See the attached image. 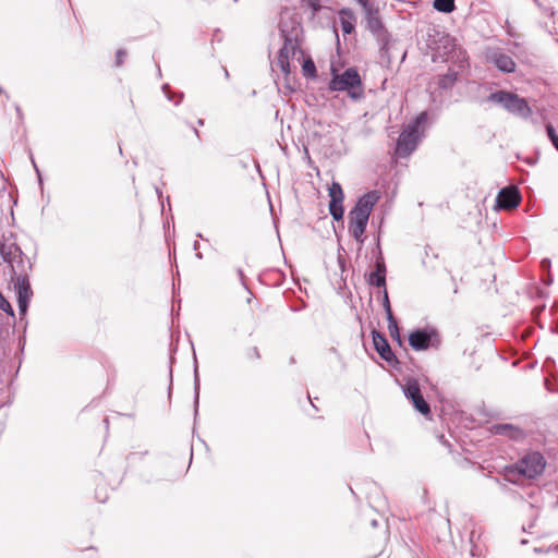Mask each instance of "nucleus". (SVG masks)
<instances>
[{"label": "nucleus", "mask_w": 558, "mask_h": 558, "mask_svg": "<svg viewBox=\"0 0 558 558\" xmlns=\"http://www.w3.org/2000/svg\"><path fill=\"white\" fill-rule=\"evenodd\" d=\"M0 310L3 311L8 316L15 317L14 310L10 301L0 291Z\"/></svg>", "instance_id": "nucleus-27"}, {"label": "nucleus", "mask_w": 558, "mask_h": 558, "mask_svg": "<svg viewBox=\"0 0 558 558\" xmlns=\"http://www.w3.org/2000/svg\"><path fill=\"white\" fill-rule=\"evenodd\" d=\"M401 389L404 397L413 405L414 410L426 418H430V405L423 396L418 380L414 377H407L404 378V383L401 386Z\"/></svg>", "instance_id": "nucleus-8"}, {"label": "nucleus", "mask_w": 558, "mask_h": 558, "mask_svg": "<svg viewBox=\"0 0 558 558\" xmlns=\"http://www.w3.org/2000/svg\"><path fill=\"white\" fill-rule=\"evenodd\" d=\"M15 110H16L17 119L20 121H22L23 120V112H22L21 107L19 105H15Z\"/></svg>", "instance_id": "nucleus-38"}, {"label": "nucleus", "mask_w": 558, "mask_h": 558, "mask_svg": "<svg viewBox=\"0 0 558 558\" xmlns=\"http://www.w3.org/2000/svg\"><path fill=\"white\" fill-rule=\"evenodd\" d=\"M380 196H381L380 192L377 190L368 191L357 197L354 206L351 208L350 211H355V214H357V215H362V216L369 218L371 213H372L374 206L380 199Z\"/></svg>", "instance_id": "nucleus-15"}, {"label": "nucleus", "mask_w": 558, "mask_h": 558, "mask_svg": "<svg viewBox=\"0 0 558 558\" xmlns=\"http://www.w3.org/2000/svg\"><path fill=\"white\" fill-rule=\"evenodd\" d=\"M0 255L2 256L4 262H9L10 260V252L5 251V246L4 245H2L0 247Z\"/></svg>", "instance_id": "nucleus-36"}, {"label": "nucleus", "mask_w": 558, "mask_h": 558, "mask_svg": "<svg viewBox=\"0 0 558 558\" xmlns=\"http://www.w3.org/2000/svg\"><path fill=\"white\" fill-rule=\"evenodd\" d=\"M545 131H546L549 142L551 143L554 148L558 151V133H557L556 129L554 128V125L551 123H546Z\"/></svg>", "instance_id": "nucleus-25"}, {"label": "nucleus", "mask_w": 558, "mask_h": 558, "mask_svg": "<svg viewBox=\"0 0 558 558\" xmlns=\"http://www.w3.org/2000/svg\"><path fill=\"white\" fill-rule=\"evenodd\" d=\"M428 120V112H420L399 134L395 153L400 158L409 157L417 147Z\"/></svg>", "instance_id": "nucleus-3"}, {"label": "nucleus", "mask_w": 558, "mask_h": 558, "mask_svg": "<svg viewBox=\"0 0 558 558\" xmlns=\"http://www.w3.org/2000/svg\"><path fill=\"white\" fill-rule=\"evenodd\" d=\"M433 8L439 13L450 14L457 10L456 0H433Z\"/></svg>", "instance_id": "nucleus-21"}, {"label": "nucleus", "mask_w": 558, "mask_h": 558, "mask_svg": "<svg viewBox=\"0 0 558 558\" xmlns=\"http://www.w3.org/2000/svg\"><path fill=\"white\" fill-rule=\"evenodd\" d=\"M486 101L499 105L509 113L522 119H527L532 114V109L527 100L518 94L505 89H498L489 94Z\"/></svg>", "instance_id": "nucleus-6"}, {"label": "nucleus", "mask_w": 558, "mask_h": 558, "mask_svg": "<svg viewBox=\"0 0 558 558\" xmlns=\"http://www.w3.org/2000/svg\"><path fill=\"white\" fill-rule=\"evenodd\" d=\"M387 322H388V330H389L390 337L400 347H402L403 345V339L401 338L400 329H399L398 322H397L396 317L388 318Z\"/></svg>", "instance_id": "nucleus-24"}, {"label": "nucleus", "mask_w": 558, "mask_h": 558, "mask_svg": "<svg viewBox=\"0 0 558 558\" xmlns=\"http://www.w3.org/2000/svg\"><path fill=\"white\" fill-rule=\"evenodd\" d=\"M193 375H194V417L198 415V407H199V391H201V380H199V373H198V363L196 355L194 354V365H193Z\"/></svg>", "instance_id": "nucleus-19"}, {"label": "nucleus", "mask_w": 558, "mask_h": 558, "mask_svg": "<svg viewBox=\"0 0 558 558\" xmlns=\"http://www.w3.org/2000/svg\"><path fill=\"white\" fill-rule=\"evenodd\" d=\"M356 3H359L363 10V13L369 12L377 7L371 1V0H355Z\"/></svg>", "instance_id": "nucleus-31"}, {"label": "nucleus", "mask_w": 558, "mask_h": 558, "mask_svg": "<svg viewBox=\"0 0 558 558\" xmlns=\"http://www.w3.org/2000/svg\"><path fill=\"white\" fill-rule=\"evenodd\" d=\"M374 263L372 270L364 275L365 280L368 286L376 288H386V275L387 268L385 258L383 255V251L380 247L379 238L377 239V243L375 248L373 250Z\"/></svg>", "instance_id": "nucleus-9"}, {"label": "nucleus", "mask_w": 558, "mask_h": 558, "mask_svg": "<svg viewBox=\"0 0 558 558\" xmlns=\"http://www.w3.org/2000/svg\"><path fill=\"white\" fill-rule=\"evenodd\" d=\"M493 435L506 437L513 441H523L526 437L525 432L518 425L511 423H496L489 427Z\"/></svg>", "instance_id": "nucleus-16"}, {"label": "nucleus", "mask_w": 558, "mask_h": 558, "mask_svg": "<svg viewBox=\"0 0 558 558\" xmlns=\"http://www.w3.org/2000/svg\"><path fill=\"white\" fill-rule=\"evenodd\" d=\"M304 307H305V304L303 303L301 306L292 305L290 308L293 312H299V311L303 310Z\"/></svg>", "instance_id": "nucleus-44"}, {"label": "nucleus", "mask_w": 558, "mask_h": 558, "mask_svg": "<svg viewBox=\"0 0 558 558\" xmlns=\"http://www.w3.org/2000/svg\"><path fill=\"white\" fill-rule=\"evenodd\" d=\"M372 338L374 349L378 353L380 359L384 360L393 369L400 371L401 362L397 357L396 353L392 351L387 337L383 332L373 329Z\"/></svg>", "instance_id": "nucleus-10"}, {"label": "nucleus", "mask_w": 558, "mask_h": 558, "mask_svg": "<svg viewBox=\"0 0 558 558\" xmlns=\"http://www.w3.org/2000/svg\"><path fill=\"white\" fill-rule=\"evenodd\" d=\"M554 281V278H553V275L550 274V271H547L546 274H544L543 276V283L546 284V286H550Z\"/></svg>", "instance_id": "nucleus-35"}, {"label": "nucleus", "mask_w": 558, "mask_h": 558, "mask_svg": "<svg viewBox=\"0 0 558 558\" xmlns=\"http://www.w3.org/2000/svg\"><path fill=\"white\" fill-rule=\"evenodd\" d=\"M156 194L158 195V197L161 199L162 197V191L159 189V187H156Z\"/></svg>", "instance_id": "nucleus-50"}, {"label": "nucleus", "mask_w": 558, "mask_h": 558, "mask_svg": "<svg viewBox=\"0 0 558 558\" xmlns=\"http://www.w3.org/2000/svg\"><path fill=\"white\" fill-rule=\"evenodd\" d=\"M459 73L449 69L447 73L438 75V86L440 89H451L458 81Z\"/></svg>", "instance_id": "nucleus-20"}, {"label": "nucleus", "mask_w": 558, "mask_h": 558, "mask_svg": "<svg viewBox=\"0 0 558 558\" xmlns=\"http://www.w3.org/2000/svg\"><path fill=\"white\" fill-rule=\"evenodd\" d=\"M546 388L548 391H555L556 388L554 387V384H550L549 380L545 381Z\"/></svg>", "instance_id": "nucleus-41"}, {"label": "nucleus", "mask_w": 558, "mask_h": 558, "mask_svg": "<svg viewBox=\"0 0 558 558\" xmlns=\"http://www.w3.org/2000/svg\"><path fill=\"white\" fill-rule=\"evenodd\" d=\"M329 201V214L335 221H342L344 216V193L339 182L332 181L328 187Z\"/></svg>", "instance_id": "nucleus-13"}, {"label": "nucleus", "mask_w": 558, "mask_h": 558, "mask_svg": "<svg viewBox=\"0 0 558 558\" xmlns=\"http://www.w3.org/2000/svg\"><path fill=\"white\" fill-rule=\"evenodd\" d=\"M405 54H407V53H405V52H403L402 58H401V61H403V60L405 59Z\"/></svg>", "instance_id": "nucleus-59"}, {"label": "nucleus", "mask_w": 558, "mask_h": 558, "mask_svg": "<svg viewBox=\"0 0 558 558\" xmlns=\"http://www.w3.org/2000/svg\"><path fill=\"white\" fill-rule=\"evenodd\" d=\"M343 35H350L355 31L356 19L352 9L341 8L338 12Z\"/></svg>", "instance_id": "nucleus-18"}, {"label": "nucleus", "mask_w": 558, "mask_h": 558, "mask_svg": "<svg viewBox=\"0 0 558 558\" xmlns=\"http://www.w3.org/2000/svg\"><path fill=\"white\" fill-rule=\"evenodd\" d=\"M539 11L546 16L554 15V9L549 5L548 0H533Z\"/></svg>", "instance_id": "nucleus-28"}, {"label": "nucleus", "mask_w": 558, "mask_h": 558, "mask_svg": "<svg viewBox=\"0 0 558 558\" xmlns=\"http://www.w3.org/2000/svg\"><path fill=\"white\" fill-rule=\"evenodd\" d=\"M128 56V52L125 49H118L116 52V66H121Z\"/></svg>", "instance_id": "nucleus-32"}, {"label": "nucleus", "mask_w": 558, "mask_h": 558, "mask_svg": "<svg viewBox=\"0 0 558 558\" xmlns=\"http://www.w3.org/2000/svg\"><path fill=\"white\" fill-rule=\"evenodd\" d=\"M246 356L251 360L255 359L258 360L260 357L259 351L257 347H252L247 350Z\"/></svg>", "instance_id": "nucleus-33"}, {"label": "nucleus", "mask_w": 558, "mask_h": 558, "mask_svg": "<svg viewBox=\"0 0 558 558\" xmlns=\"http://www.w3.org/2000/svg\"><path fill=\"white\" fill-rule=\"evenodd\" d=\"M169 374H170V385H169V393H170L171 387H172V368L171 367H170Z\"/></svg>", "instance_id": "nucleus-47"}, {"label": "nucleus", "mask_w": 558, "mask_h": 558, "mask_svg": "<svg viewBox=\"0 0 558 558\" xmlns=\"http://www.w3.org/2000/svg\"><path fill=\"white\" fill-rule=\"evenodd\" d=\"M546 388L548 391H555L556 388L554 387V384H550L549 380L545 381Z\"/></svg>", "instance_id": "nucleus-42"}, {"label": "nucleus", "mask_w": 558, "mask_h": 558, "mask_svg": "<svg viewBox=\"0 0 558 558\" xmlns=\"http://www.w3.org/2000/svg\"><path fill=\"white\" fill-rule=\"evenodd\" d=\"M234 2H238L239 0H233Z\"/></svg>", "instance_id": "nucleus-61"}, {"label": "nucleus", "mask_w": 558, "mask_h": 558, "mask_svg": "<svg viewBox=\"0 0 558 558\" xmlns=\"http://www.w3.org/2000/svg\"><path fill=\"white\" fill-rule=\"evenodd\" d=\"M328 89L330 92H347L353 100H359L364 95V85L355 66L347 68L342 73H337L332 69Z\"/></svg>", "instance_id": "nucleus-4"}, {"label": "nucleus", "mask_w": 558, "mask_h": 558, "mask_svg": "<svg viewBox=\"0 0 558 558\" xmlns=\"http://www.w3.org/2000/svg\"><path fill=\"white\" fill-rule=\"evenodd\" d=\"M197 124H198L199 126H203V125L205 124V120H204V119H198V120H197Z\"/></svg>", "instance_id": "nucleus-52"}, {"label": "nucleus", "mask_w": 558, "mask_h": 558, "mask_svg": "<svg viewBox=\"0 0 558 558\" xmlns=\"http://www.w3.org/2000/svg\"><path fill=\"white\" fill-rule=\"evenodd\" d=\"M157 70H158V75L160 76L161 75V70H160V66L157 64Z\"/></svg>", "instance_id": "nucleus-57"}, {"label": "nucleus", "mask_w": 558, "mask_h": 558, "mask_svg": "<svg viewBox=\"0 0 558 558\" xmlns=\"http://www.w3.org/2000/svg\"><path fill=\"white\" fill-rule=\"evenodd\" d=\"M365 27L376 39L379 50V58L381 63L389 65L391 63V49L395 45L391 34L386 28L380 15L379 9L376 8L369 12L364 13Z\"/></svg>", "instance_id": "nucleus-2"}, {"label": "nucleus", "mask_w": 558, "mask_h": 558, "mask_svg": "<svg viewBox=\"0 0 558 558\" xmlns=\"http://www.w3.org/2000/svg\"><path fill=\"white\" fill-rule=\"evenodd\" d=\"M15 293L19 313L21 316L26 315L29 306L31 299L33 296V290L28 279V274H20L15 278Z\"/></svg>", "instance_id": "nucleus-11"}, {"label": "nucleus", "mask_w": 558, "mask_h": 558, "mask_svg": "<svg viewBox=\"0 0 558 558\" xmlns=\"http://www.w3.org/2000/svg\"><path fill=\"white\" fill-rule=\"evenodd\" d=\"M195 257H196L197 259H203V254H202L201 252H196V253H195Z\"/></svg>", "instance_id": "nucleus-51"}, {"label": "nucleus", "mask_w": 558, "mask_h": 558, "mask_svg": "<svg viewBox=\"0 0 558 558\" xmlns=\"http://www.w3.org/2000/svg\"><path fill=\"white\" fill-rule=\"evenodd\" d=\"M409 345L414 351H427L438 349L441 344L439 331L432 326L414 328L408 335Z\"/></svg>", "instance_id": "nucleus-7"}, {"label": "nucleus", "mask_w": 558, "mask_h": 558, "mask_svg": "<svg viewBox=\"0 0 558 558\" xmlns=\"http://www.w3.org/2000/svg\"><path fill=\"white\" fill-rule=\"evenodd\" d=\"M304 7L311 9L312 15L315 16L322 10L320 0H302Z\"/></svg>", "instance_id": "nucleus-29"}, {"label": "nucleus", "mask_w": 558, "mask_h": 558, "mask_svg": "<svg viewBox=\"0 0 558 558\" xmlns=\"http://www.w3.org/2000/svg\"><path fill=\"white\" fill-rule=\"evenodd\" d=\"M429 250H430V247H429V246H426V247H425V254H426V256L430 255V252H428Z\"/></svg>", "instance_id": "nucleus-55"}, {"label": "nucleus", "mask_w": 558, "mask_h": 558, "mask_svg": "<svg viewBox=\"0 0 558 558\" xmlns=\"http://www.w3.org/2000/svg\"><path fill=\"white\" fill-rule=\"evenodd\" d=\"M225 75H226V77H229V72L227 69H225Z\"/></svg>", "instance_id": "nucleus-58"}, {"label": "nucleus", "mask_w": 558, "mask_h": 558, "mask_svg": "<svg viewBox=\"0 0 558 558\" xmlns=\"http://www.w3.org/2000/svg\"><path fill=\"white\" fill-rule=\"evenodd\" d=\"M439 439H440L441 444H442V445H445L446 447H448V448H450V447H451V445L449 444V441L445 439V436H444V435H441V436L439 437Z\"/></svg>", "instance_id": "nucleus-45"}, {"label": "nucleus", "mask_w": 558, "mask_h": 558, "mask_svg": "<svg viewBox=\"0 0 558 558\" xmlns=\"http://www.w3.org/2000/svg\"><path fill=\"white\" fill-rule=\"evenodd\" d=\"M15 250L19 252V255H20V258H21L20 264L23 265L24 253H23V251L17 245L15 246Z\"/></svg>", "instance_id": "nucleus-43"}, {"label": "nucleus", "mask_w": 558, "mask_h": 558, "mask_svg": "<svg viewBox=\"0 0 558 558\" xmlns=\"http://www.w3.org/2000/svg\"><path fill=\"white\" fill-rule=\"evenodd\" d=\"M102 422H104V424L106 425V428H108V426H109V420H108V417H105Z\"/></svg>", "instance_id": "nucleus-53"}, {"label": "nucleus", "mask_w": 558, "mask_h": 558, "mask_svg": "<svg viewBox=\"0 0 558 558\" xmlns=\"http://www.w3.org/2000/svg\"><path fill=\"white\" fill-rule=\"evenodd\" d=\"M295 16H298L296 13L286 9L281 12V20L279 22V32L283 44L278 51L277 65L284 75L290 74V52L292 57H294L296 52H302L301 37L303 28L301 22Z\"/></svg>", "instance_id": "nucleus-1"}, {"label": "nucleus", "mask_w": 558, "mask_h": 558, "mask_svg": "<svg viewBox=\"0 0 558 558\" xmlns=\"http://www.w3.org/2000/svg\"><path fill=\"white\" fill-rule=\"evenodd\" d=\"M31 159H32V162H33V165H34V168H35V170H36V172H37V174H38L39 182L41 183V175H40V171H39V169H38V167H37V165H36L35 160H34V158H33V157H31Z\"/></svg>", "instance_id": "nucleus-39"}, {"label": "nucleus", "mask_w": 558, "mask_h": 558, "mask_svg": "<svg viewBox=\"0 0 558 558\" xmlns=\"http://www.w3.org/2000/svg\"><path fill=\"white\" fill-rule=\"evenodd\" d=\"M0 93L3 94V89L0 87Z\"/></svg>", "instance_id": "nucleus-60"}, {"label": "nucleus", "mask_w": 558, "mask_h": 558, "mask_svg": "<svg viewBox=\"0 0 558 558\" xmlns=\"http://www.w3.org/2000/svg\"><path fill=\"white\" fill-rule=\"evenodd\" d=\"M198 248H199V243H198V241H194V243H193V250L197 252V251H198Z\"/></svg>", "instance_id": "nucleus-49"}, {"label": "nucleus", "mask_w": 558, "mask_h": 558, "mask_svg": "<svg viewBox=\"0 0 558 558\" xmlns=\"http://www.w3.org/2000/svg\"><path fill=\"white\" fill-rule=\"evenodd\" d=\"M338 262H339L340 267L343 269V267H344V259H343V257L339 256L338 257Z\"/></svg>", "instance_id": "nucleus-48"}, {"label": "nucleus", "mask_w": 558, "mask_h": 558, "mask_svg": "<svg viewBox=\"0 0 558 558\" xmlns=\"http://www.w3.org/2000/svg\"><path fill=\"white\" fill-rule=\"evenodd\" d=\"M369 524H371L372 527L375 529V527L378 526V521L376 519H373V520H371Z\"/></svg>", "instance_id": "nucleus-46"}, {"label": "nucleus", "mask_w": 558, "mask_h": 558, "mask_svg": "<svg viewBox=\"0 0 558 558\" xmlns=\"http://www.w3.org/2000/svg\"><path fill=\"white\" fill-rule=\"evenodd\" d=\"M539 266L543 272L546 274L547 271H550L551 260L545 257L541 260Z\"/></svg>", "instance_id": "nucleus-34"}, {"label": "nucleus", "mask_w": 558, "mask_h": 558, "mask_svg": "<svg viewBox=\"0 0 558 558\" xmlns=\"http://www.w3.org/2000/svg\"><path fill=\"white\" fill-rule=\"evenodd\" d=\"M381 293H383L381 305H383V308L385 311L386 318L387 319L388 318H392V317H395V315H393L392 310H391V305H390V300H389L387 288L383 289Z\"/></svg>", "instance_id": "nucleus-26"}, {"label": "nucleus", "mask_w": 558, "mask_h": 558, "mask_svg": "<svg viewBox=\"0 0 558 558\" xmlns=\"http://www.w3.org/2000/svg\"><path fill=\"white\" fill-rule=\"evenodd\" d=\"M238 275L240 277V280L242 281V284L246 288L245 282H244V272H243V270L239 268L238 269Z\"/></svg>", "instance_id": "nucleus-40"}, {"label": "nucleus", "mask_w": 558, "mask_h": 558, "mask_svg": "<svg viewBox=\"0 0 558 558\" xmlns=\"http://www.w3.org/2000/svg\"><path fill=\"white\" fill-rule=\"evenodd\" d=\"M546 465L544 457L539 452H532L521 458L517 463L505 468L506 480L515 483L511 476L536 478L539 476Z\"/></svg>", "instance_id": "nucleus-5"}, {"label": "nucleus", "mask_w": 558, "mask_h": 558, "mask_svg": "<svg viewBox=\"0 0 558 558\" xmlns=\"http://www.w3.org/2000/svg\"><path fill=\"white\" fill-rule=\"evenodd\" d=\"M429 250H430V247H429V246H426V247H425V254H426V256L430 255V252H428Z\"/></svg>", "instance_id": "nucleus-54"}, {"label": "nucleus", "mask_w": 558, "mask_h": 558, "mask_svg": "<svg viewBox=\"0 0 558 558\" xmlns=\"http://www.w3.org/2000/svg\"><path fill=\"white\" fill-rule=\"evenodd\" d=\"M550 550H551V547L547 549V551H550ZM553 550L558 551V545H557V546H555V547H553Z\"/></svg>", "instance_id": "nucleus-56"}, {"label": "nucleus", "mask_w": 558, "mask_h": 558, "mask_svg": "<svg viewBox=\"0 0 558 558\" xmlns=\"http://www.w3.org/2000/svg\"><path fill=\"white\" fill-rule=\"evenodd\" d=\"M147 453H148L147 450L142 451V452H130L126 456V462H128V464H133L135 461L142 460Z\"/></svg>", "instance_id": "nucleus-30"}, {"label": "nucleus", "mask_w": 558, "mask_h": 558, "mask_svg": "<svg viewBox=\"0 0 558 558\" xmlns=\"http://www.w3.org/2000/svg\"><path fill=\"white\" fill-rule=\"evenodd\" d=\"M368 220L369 218L365 216L357 215L355 211H349L348 231L350 235L361 245L365 240L364 233L366 231Z\"/></svg>", "instance_id": "nucleus-17"}, {"label": "nucleus", "mask_w": 558, "mask_h": 558, "mask_svg": "<svg viewBox=\"0 0 558 558\" xmlns=\"http://www.w3.org/2000/svg\"><path fill=\"white\" fill-rule=\"evenodd\" d=\"M486 60L502 73H513L517 68L514 60L501 48L490 49L486 53Z\"/></svg>", "instance_id": "nucleus-14"}, {"label": "nucleus", "mask_w": 558, "mask_h": 558, "mask_svg": "<svg viewBox=\"0 0 558 558\" xmlns=\"http://www.w3.org/2000/svg\"><path fill=\"white\" fill-rule=\"evenodd\" d=\"M522 199L520 190L517 186L508 185L497 193L494 209L508 210L517 208Z\"/></svg>", "instance_id": "nucleus-12"}, {"label": "nucleus", "mask_w": 558, "mask_h": 558, "mask_svg": "<svg viewBox=\"0 0 558 558\" xmlns=\"http://www.w3.org/2000/svg\"><path fill=\"white\" fill-rule=\"evenodd\" d=\"M161 90L165 94L166 98L169 101H172L175 106H179L182 102L183 98H184V93L183 92L179 90V92L173 93L171 90L170 85L168 83H165L161 86Z\"/></svg>", "instance_id": "nucleus-23"}, {"label": "nucleus", "mask_w": 558, "mask_h": 558, "mask_svg": "<svg viewBox=\"0 0 558 558\" xmlns=\"http://www.w3.org/2000/svg\"><path fill=\"white\" fill-rule=\"evenodd\" d=\"M302 73L307 80L317 78V69L315 62L311 57H307L302 62Z\"/></svg>", "instance_id": "nucleus-22"}, {"label": "nucleus", "mask_w": 558, "mask_h": 558, "mask_svg": "<svg viewBox=\"0 0 558 558\" xmlns=\"http://www.w3.org/2000/svg\"><path fill=\"white\" fill-rule=\"evenodd\" d=\"M185 124L193 131L194 135L199 140L201 138V132L193 126V124L189 121H185Z\"/></svg>", "instance_id": "nucleus-37"}]
</instances>
